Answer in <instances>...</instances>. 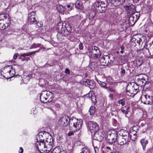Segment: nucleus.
Wrapping results in <instances>:
<instances>
[{
	"label": "nucleus",
	"instance_id": "nucleus-15",
	"mask_svg": "<svg viewBox=\"0 0 153 153\" xmlns=\"http://www.w3.org/2000/svg\"><path fill=\"white\" fill-rule=\"evenodd\" d=\"M94 139L99 141L102 140L104 137V135L101 132H96L94 133Z\"/></svg>",
	"mask_w": 153,
	"mask_h": 153
},
{
	"label": "nucleus",
	"instance_id": "nucleus-44",
	"mask_svg": "<svg viewBox=\"0 0 153 153\" xmlns=\"http://www.w3.org/2000/svg\"><path fill=\"white\" fill-rule=\"evenodd\" d=\"M4 23H0V30H4Z\"/></svg>",
	"mask_w": 153,
	"mask_h": 153
},
{
	"label": "nucleus",
	"instance_id": "nucleus-9",
	"mask_svg": "<svg viewBox=\"0 0 153 153\" xmlns=\"http://www.w3.org/2000/svg\"><path fill=\"white\" fill-rule=\"evenodd\" d=\"M90 52L91 53V57L94 59L99 58L101 55L99 48L97 46L92 47Z\"/></svg>",
	"mask_w": 153,
	"mask_h": 153
},
{
	"label": "nucleus",
	"instance_id": "nucleus-32",
	"mask_svg": "<svg viewBox=\"0 0 153 153\" xmlns=\"http://www.w3.org/2000/svg\"><path fill=\"white\" fill-rule=\"evenodd\" d=\"M66 30L69 33H70L72 31V28L71 26L69 24H66L65 25Z\"/></svg>",
	"mask_w": 153,
	"mask_h": 153
},
{
	"label": "nucleus",
	"instance_id": "nucleus-16",
	"mask_svg": "<svg viewBox=\"0 0 153 153\" xmlns=\"http://www.w3.org/2000/svg\"><path fill=\"white\" fill-rule=\"evenodd\" d=\"M83 83L86 86L88 87L91 89H93L95 86V84L94 81H92L89 79H86L83 81Z\"/></svg>",
	"mask_w": 153,
	"mask_h": 153
},
{
	"label": "nucleus",
	"instance_id": "nucleus-59",
	"mask_svg": "<svg viewBox=\"0 0 153 153\" xmlns=\"http://www.w3.org/2000/svg\"><path fill=\"white\" fill-rule=\"evenodd\" d=\"M129 107H127V109H126V110H128V109H129Z\"/></svg>",
	"mask_w": 153,
	"mask_h": 153
},
{
	"label": "nucleus",
	"instance_id": "nucleus-51",
	"mask_svg": "<svg viewBox=\"0 0 153 153\" xmlns=\"http://www.w3.org/2000/svg\"><path fill=\"white\" fill-rule=\"evenodd\" d=\"M23 149L22 148L20 147L19 151V153H23Z\"/></svg>",
	"mask_w": 153,
	"mask_h": 153
},
{
	"label": "nucleus",
	"instance_id": "nucleus-11",
	"mask_svg": "<svg viewBox=\"0 0 153 153\" xmlns=\"http://www.w3.org/2000/svg\"><path fill=\"white\" fill-rule=\"evenodd\" d=\"M70 119V118L69 116L65 115L60 119L59 122L62 126H66L68 124H69V121Z\"/></svg>",
	"mask_w": 153,
	"mask_h": 153
},
{
	"label": "nucleus",
	"instance_id": "nucleus-1",
	"mask_svg": "<svg viewBox=\"0 0 153 153\" xmlns=\"http://www.w3.org/2000/svg\"><path fill=\"white\" fill-rule=\"evenodd\" d=\"M120 136L117 137V141L120 145H123L127 144L130 140L129 134L126 130H121L119 131Z\"/></svg>",
	"mask_w": 153,
	"mask_h": 153
},
{
	"label": "nucleus",
	"instance_id": "nucleus-12",
	"mask_svg": "<svg viewBox=\"0 0 153 153\" xmlns=\"http://www.w3.org/2000/svg\"><path fill=\"white\" fill-rule=\"evenodd\" d=\"M125 9L127 12L128 16L136 13V7L134 5L131 4L129 6H127L125 7Z\"/></svg>",
	"mask_w": 153,
	"mask_h": 153
},
{
	"label": "nucleus",
	"instance_id": "nucleus-5",
	"mask_svg": "<svg viewBox=\"0 0 153 153\" xmlns=\"http://www.w3.org/2000/svg\"><path fill=\"white\" fill-rule=\"evenodd\" d=\"M36 140V143L35 144V146L40 152L43 153V152H47L48 151H49L50 149L46 146L44 141V140L39 141L37 139Z\"/></svg>",
	"mask_w": 153,
	"mask_h": 153
},
{
	"label": "nucleus",
	"instance_id": "nucleus-34",
	"mask_svg": "<svg viewBox=\"0 0 153 153\" xmlns=\"http://www.w3.org/2000/svg\"><path fill=\"white\" fill-rule=\"evenodd\" d=\"M82 152L80 153H90L89 150L85 148H83L81 149Z\"/></svg>",
	"mask_w": 153,
	"mask_h": 153
},
{
	"label": "nucleus",
	"instance_id": "nucleus-57",
	"mask_svg": "<svg viewBox=\"0 0 153 153\" xmlns=\"http://www.w3.org/2000/svg\"><path fill=\"white\" fill-rule=\"evenodd\" d=\"M94 151H95V152L96 153L97 151H96V150L95 149V148L94 146Z\"/></svg>",
	"mask_w": 153,
	"mask_h": 153
},
{
	"label": "nucleus",
	"instance_id": "nucleus-21",
	"mask_svg": "<svg viewBox=\"0 0 153 153\" xmlns=\"http://www.w3.org/2000/svg\"><path fill=\"white\" fill-rule=\"evenodd\" d=\"M95 15V13L94 12H91L89 15L88 18L86 20L88 21V19H89V23L91 24H93L94 23L95 21V19L94 17Z\"/></svg>",
	"mask_w": 153,
	"mask_h": 153
},
{
	"label": "nucleus",
	"instance_id": "nucleus-53",
	"mask_svg": "<svg viewBox=\"0 0 153 153\" xmlns=\"http://www.w3.org/2000/svg\"><path fill=\"white\" fill-rule=\"evenodd\" d=\"M113 94H110L109 95V97H111V99L113 98Z\"/></svg>",
	"mask_w": 153,
	"mask_h": 153
},
{
	"label": "nucleus",
	"instance_id": "nucleus-38",
	"mask_svg": "<svg viewBox=\"0 0 153 153\" xmlns=\"http://www.w3.org/2000/svg\"><path fill=\"white\" fill-rule=\"evenodd\" d=\"M19 59H20L21 60V61H27L28 60V59H29V57H22L21 56H19Z\"/></svg>",
	"mask_w": 153,
	"mask_h": 153
},
{
	"label": "nucleus",
	"instance_id": "nucleus-43",
	"mask_svg": "<svg viewBox=\"0 0 153 153\" xmlns=\"http://www.w3.org/2000/svg\"><path fill=\"white\" fill-rule=\"evenodd\" d=\"M10 25V22H8L7 23H6L5 24H4V29H5L7 28Z\"/></svg>",
	"mask_w": 153,
	"mask_h": 153
},
{
	"label": "nucleus",
	"instance_id": "nucleus-54",
	"mask_svg": "<svg viewBox=\"0 0 153 153\" xmlns=\"http://www.w3.org/2000/svg\"><path fill=\"white\" fill-rule=\"evenodd\" d=\"M148 50V52L149 53V54L150 55H151V53L150 52V51L149 50H148V49H147ZM152 53H153V54L152 55V56H153V50H152Z\"/></svg>",
	"mask_w": 153,
	"mask_h": 153
},
{
	"label": "nucleus",
	"instance_id": "nucleus-22",
	"mask_svg": "<svg viewBox=\"0 0 153 153\" xmlns=\"http://www.w3.org/2000/svg\"><path fill=\"white\" fill-rule=\"evenodd\" d=\"M140 142L142 146L143 150H145L146 146L148 143V140L145 138H143L141 140Z\"/></svg>",
	"mask_w": 153,
	"mask_h": 153
},
{
	"label": "nucleus",
	"instance_id": "nucleus-49",
	"mask_svg": "<svg viewBox=\"0 0 153 153\" xmlns=\"http://www.w3.org/2000/svg\"><path fill=\"white\" fill-rule=\"evenodd\" d=\"M19 54L18 53H16L13 56V59L14 60H16Z\"/></svg>",
	"mask_w": 153,
	"mask_h": 153
},
{
	"label": "nucleus",
	"instance_id": "nucleus-36",
	"mask_svg": "<svg viewBox=\"0 0 153 153\" xmlns=\"http://www.w3.org/2000/svg\"><path fill=\"white\" fill-rule=\"evenodd\" d=\"M106 89L108 91H110L112 93L115 92L116 91V90L115 89V88L113 87H108Z\"/></svg>",
	"mask_w": 153,
	"mask_h": 153
},
{
	"label": "nucleus",
	"instance_id": "nucleus-27",
	"mask_svg": "<svg viewBox=\"0 0 153 153\" xmlns=\"http://www.w3.org/2000/svg\"><path fill=\"white\" fill-rule=\"evenodd\" d=\"M129 25H130L128 22V23L127 22H125L121 25V27L123 30H126Z\"/></svg>",
	"mask_w": 153,
	"mask_h": 153
},
{
	"label": "nucleus",
	"instance_id": "nucleus-3",
	"mask_svg": "<svg viewBox=\"0 0 153 153\" xmlns=\"http://www.w3.org/2000/svg\"><path fill=\"white\" fill-rule=\"evenodd\" d=\"M70 129L74 132L79 131L81 127L82 120L80 119L71 118L69 121Z\"/></svg>",
	"mask_w": 153,
	"mask_h": 153
},
{
	"label": "nucleus",
	"instance_id": "nucleus-40",
	"mask_svg": "<svg viewBox=\"0 0 153 153\" xmlns=\"http://www.w3.org/2000/svg\"><path fill=\"white\" fill-rule=\"evenodd\" d=\"M73 5L71 4L67 5V7L68 8V10L70 11L72 10L73 8Z\"/></svg>",
	"mask_w": 153,
	"mask_h": 153
},
{
	"label": "nucleus",
	"instance_id": "nucleus-45",
	"mask_svg": "<svg viewBox=\"0 0 153 153\" xmlns=\"http://www.w3.org/2000/svg\"><path fill=\"white\" fill-rule=\"evenodd\" d=\"M120 48L121 50L120 52L121 54H122L124 52V51L123 50L124 49V47L123 46H121L120 47Z\"/></svg>",
	"mask_w": 153,
	"mask_h": 153
},
{
	"label": "nucleus",
	"instance_id": "nucleus-42",
	"mask_svg": "<svg viewBox=\"0 0 153 153\" xmlns=\"http://www.w3.org/2000/svg\"><path fill=\"white\" fill-rule=\"evenodd\" d=\"M121 71H120V73L121 74H124L126 73V71L124 69L123 66L121 68Z\"/></svg>",
	"mask_w": 153,
	"mask_h": 153
},
{
	"label": "nucleus",
	"instance_id": "nucleus-50",
	"mask_svg": "<svg viewBox=\"0 0 153 153\" xmlns=\"http://www.w3.org/2000/svg\"><path fill=\"white\" fill-rule=\"evenodd\" d=\"M74 132L71 130V131H70L68 133V135L69 136L72 135L73 134H74Z\"/></svg>",
	"mask_w": 153,
	"mask_h": 153
},
{
	"label": "nucleus",
	"instance_id": "nucleus-14",
	"mask_svg": "<svg viewBox=\"0 0 153 153\" xmlns=\"http://www.w3.org/2000/svg\"><path fill=\"white\" fill-rule=\"evenodd\" d=\"M144 103L146 104H152L153 102V97L150 96L147 94H145L143 96Z\"/></svg>",
	"mask_w": 153,
	"mask_h": 153
},
{
	"label": "nucleus",
	"instance_id": "nucleus-33",
	"mask_svg": "<svg viewBox=\"0 0 153 153\" xmlns=\"http://www.w3.org/2000/svg\"><path fill=\"white\" fill-rule=\"evenodd\" d=\"M89 112L90 115L93 114L95 112V107L93 106H91L89 110Z\"/></svg>",
	"mask_w": 153,
	"mask_h": 153
},
{
	"label": "nucleus",
	"instance_id": "nucleus-30",
	"mask_svg": "<svg viewBox=\"0 0 153 153\" xmlns=\"http://www.w3.org/2000/svg\"><path fill=\"white\" fill-rule=\"evenodd\" d=\"M58 10L61 13L63 12L65 10V8L62 5H59L57 7Z\"/></svg>",
	"mask_w": 153,
	"mask_h": 153
},
{
	"label": "nucleus",
	"instance_id": "nucleus-25",
	"mask_svg": "<svg viewBox=\"0 0 153 153\" xmlns=\"http://www.w3.org/2000/svg\"><path fill=\"white\" fill-rule=\"evenodd\" d=\"M98 83L101 87L102 88L106 89L108 87L107 86V84L104 82H102L100 80H97Z\"/></svg>",
	"mask_w": 153,
	"mask_h": 153
},
{
	"label": "nucleus",
	"instance_id": "nucleus-4",
	"mask_svg": "<svg viewBox=\"0 0 153 153\" xmlns=\"http://www.w3.org/2000/svg\"><path fill=\"white\" fill-rule=\"evenodd\" d=\"M40 97L42 102L47 103L52 101L54 96L53 94L50 91H45L40 94Z\"/></svg>",
	"mask_w": 153,
	"mask_h": 153
},
{
	"label": "nucleus",
	"instance_id": "nucleus-13",
	"mask_svg": "<svg viewBox=\"0 0 153 153\" xmlns=\"http://www.w3.org/2000/svg\"><path fill=\"white\" fill-rule=\"evenodd\" d=\"M138 91V87L137 84L134 85L130 90L126 91L127 95L128 96H131V95L135 94Z\"/></svg>",
	"mask_w": 153,
	"mask_h": 153
},
{
	"label": "nucleus",
	"instance_id": "nucleus-8",
	"mask_svg": "<svg viewBox=\"0 0 153 153\" xmlns=\"http://www.w3.org/2000/svg\"><path fill=\"white\" fill-rule=\"evenodd\" d=\"M36 12L35 11H32L28 14V23L30 24L35 23L37 24L39 27H41V24L38 23L35 18Z\"/></svg>",
	"mask_w": 153,
	"mask_h": 153
},
{
	"label": "nucleus",
	"instance_id": "nucleus-18",
	"mask_svg": "<svg viewBox=\"0 0 153 153\" xmlns=\"http://www.w3.org/2000/svg\"><path fill=\"white\" fill-rule=\"evenodd\" d=\"M45 144L48 147H49L50 150L52 149L53 145V139L50 136L47 138L45 142H44Z\"/></svg>",
	"mask_w": 153,
	"mask_h": 153
},
{
	"label": "nucleus",
	"instance_id": "nucleus-56",
	"mask_svg": "<svg viewBox=\"0 0 153 153\" xmlns=\"http://www.w3.org/2000/svg\"><path fill=\"white\" fill-rule=\"evenodd\" d=\"M32 75H29L28 76L29 77H32Z\"/></svg>",
	"mask_w": 153,
	"mask_h": 153
},
{
	"label": "nucleus",
	"instance_id": "nucleus-26",
	"mask_svg": "<svg viewBox=\"0 0 153 153\" xmlns=\"http://www.w3.org/2000/svg\"><path fill=\"white\" fill-rule=\"evenodd\" d=\"M43 45L40 43H34L30 47V49L36 48H37L41 47Z\"/></svg>",
	"mask_w": 153,
	"mask_h": 153
},
{
	"label": "nucleus",
	"instance_id": "nucleus-47",
	"mask_svg": "<svg viewBox=\"0 0 153 153\" xmlns=\"http://www.w3.org/2000/svg\"><path fill=\"white\" fill-rule=\"evenodd\" d=\"M79 48L80 50H82L83 49V45L81 43H80L79 46Z\"/></svg>",
	"mask_w": 153,
	"mask_h": 153
},
{
	"label": "nucleus",
	"instance_id": "nucleus-31",
	"mask_svg": "<svg viewBox=\"0 0 153 153\" xmlns=\"http://www.w3.org/2000/svg\"><path fill=\"white\" fill-rule=\"evenodd\" d=\"M13 68L15 69L16 71H19L22 69V66L20 65H16L13 66Z\"/></svg>",
	"mask_w": 153,
	"mask_h": 153
},
{
	"label": "nucleus",
	"instance_id": "nucleus-24",
	"mask_svg": "<svg viewBox=\"0 0 153 153\" xmlns=\"http://www.w3.org/2000/svg\"><path fill=\"white\" fill-rule=\"evenodd\" d=\"M75 7L78 9H82L83 8L82 3V2L77 0L75 3Z\"/></svg>",
	"mask_w": 153,
	"mask_h": 153
},
{
	"label": "nucleus",
	"instance_id": "nucleus-48",
	"mask_svg": "<svg viewBox=\"0 0 153 153\" xmlns=\"http://www.w3.org/2000/svg\"><path fill=\"white\" fill-rule=\"evenodd\" d=\"M65 72L67 74H70V70L68 68H66L65 70Z\"/></svg>",
	"mask_w": 153,
	"mask_h": 153
},
{
	"label": "nucleus",
	"instance_id": "nucleus-23",
	"mask_svg": "<svg viewBox=\"0 0 153 153\" xmlns=\"http://www.w3.org/2000/svg\"><path fill=\"white\" fill-rule=\"evenodd\" d=\"M51 153H66L65 151L62 149H60L58 147L54 148Z\"/></svg>",
	"mask_w": 153,
	"mask_h": 153
},
{
	"label": "nucleus",
	"instance_id": "nucleus-6",
	"mask_svg": "<svg viewBox=\"0 0 153 153\" xmlns=\"http://www.w3.org/2000/svg\"><path fill=\"white\" fill-rule=\"evenodd\" d=\"M112 130H108L105 134V138L106 141L110 144L114 143L117 140V134L115 132H112Z\"/></svg>",
	"mask_w": 153,
	"mask_h": 153
},
{
	"label": "nucleus",
	"instance_id": "nucleus-52",
	"mask_svg": "<svg viewBox=\"0 0 153 153\" xmlns=\"http://www.w3.org/2000/svg\"><path fill=\"white\" fill-rule=\"evenodd\" d=\"M20 56H22V57H25L26 56V53H24L22 54H21Z\"/></svg>",
	"mask_w": 153,
	"mask_h": 153
},
{
	"label": "nucleus",
	"instance_id": "nucleus-28",
	"mask_svg": "<svg viewBox=\"0 0 153 153\" xmlns=\"http://www.w3.org/2000/svg\"><path fill=\"white\" fill-rule=\"evenodd\" d=\"M137 82L139 85L140 86H144L146 85V79L142 80H137Z\"/></svg>",
	"mask_w": 153,
	"mask_h": 153
},
{
	"label": "nucleus",
	"instance_id": "nucleus-29",
	"mask_svg": "<svg viewBox=\"0 0 153 153\" xmlns=\"http://www.w3.org/2000/svg\"><path fill=\"white\" fill-rule=\"evenodd\" d=\"M138 76L139 77L137 78V80L145 79L147 77L145 74H140L137 75V76Z\"/></svg>",
	"mask_w": 153,
	"mask_h": 153
},
{
	"label": "nucleus",
	"instance_id": "nucleus-41",
	"mask_svg": "<svg viewBox=\"0 0 153 153\" xmlns=\"http://www.w3.org/2000/svg\"><path fill=\"white\" fill-rule=\"evenodd\" d=\"M146 6L147 7V9L149 10H151L152 7V5L151 4L146 5Z\"/></svg>",
	"mask_w": 153,
	"mask_h": 153
},
{
	"label": "nucleus",
	"instance_id": "nucleus-10",
	"mask_svg": "<svg viewBox=\"0 0 153 153\" xmlns=\"http://www.w3.org/2000/svg\"><path fill=\"white\" fill-rule=\"evenodd\" d=\"M89 128L91 133H94L97 132L99 129V126L96 122L91 121L88 124Z\"/></svg>",
	"mask_w": 153,
	"mask_h": 153
},
{
	"label": "nucleus",
	"instance_id": "nucleus-17",
	"mask_svg": "<svg viewBox=\"0 0 153 153\" xmlns=\"http://www.w3.org/2000/svg\"><path fill=\"white\" fill-rule=\"evenodd\" d=\"M110 57L108 55L105 56L103 57L100 60L101 63V65H108L109 63L108 59Z\"/></svg>",
	"mask_w": 153,
	"mask_h": 153
},
{
	"label": "nucleus",
	"instance_id": "nucleus-46",
	"mask_svg": "<svg viewBox=\"0 0 153 153\" xmlns=\"http://www.w3.org/2000/svg\"><path fill=\"white\" fill-rule=\"evenodd\" d=\"M121 111L123 113H125V114H128V110H125L124 109L121 110Z\"/></svg>",
	"mask_w": 153,
	"mask_h": 153
},
{
	"label": "nucleus",
	"instance_id": "nucleus-60",
	"mask_svg": "<svg viewBox=\"0 0 153 153\" xmlns=\"http://www.w3.org/2000/svg\"><path fill=\"white\" fill-rule=\"evenodd\" d=\"M152 44L153 45V43H152ZM152 48H153V50H153V47H152Z\"/></svg>",
	"mask_w": 153,
	"mask_h": 153
},
{
	"label": "nucleus",
	"instance_id": "nucleus-19",
	"mask_svg": "<svg viewBox=\"0 0 153 153\" xmlns=\"http://www.w3.org/2000/svg\"><path fill=\"white\" fill-rule=\"evenodd\" d=\"M125 0H110L111 5L117 7L123 4Z\"/></svg>",
	"mask_w": 153,
	"mask_h": 153
},
{
	"label": "nucleus",
	"instance_id": "nucleus-58",
	"mask_svg": "<svg viewBox=\"0 0 153 153\" xmlns=\"http://www.w3.org/2000/svg\"><path fill=\"white\" fill-rule=\"evenodd\" d=\"M56 105L57 107H59V105H58V104H57V105Z\"/></svg>",
	"mask_w": 153,
	"mask_h": 153
},
{
	"label": "nucleus",
	"instance_id": "nucleus-20",
	"mask_svg": "<svg viewBox=\"0 0 153 153\" xmlns=\"http://www.w3.org/2000/svg\"><path fill=\"white\" fill-rule=\"evenodd\" d=\"M5 69L7 70H8L7 73H9L10 75L12 76H13L15 74L16 70L13 68V66H8V67H5Z\"/></svg>",
	"mask_w": 153,
	"mask_h": 153
},
{
	"label": "nucleus",
	"instance_id": "nucleus-2",
	"mask_svg": "<svg viewBox=\"0 0 153 153\" xmlns=\"http://www.w3.org/2000/svg\"><path fill=\"white\" fill-rule=\"evenodd\" d=\"M108 4L107 0H96L93 4L95 10L98 13H102L105 11Z\"/></svg>",
	"mask_w": 153,
	"mask_h": 153
},
{
	"label": "nucleus",
	"instance_id": "nucleus-35",
	"mask_svg": "<svg viewBox=\"0 0 153 153\" xmlns=\"http://www.w3.org/2000/svg\"><path fill=\"white\" fill-rule=\"evenodd\" d=\"M40 50V49H39L38 51H33L29 53H26V56H29L33 54H35L36 53L39 52V51Z\"/></svg>",
	"mask_w": 153,
	"mask_h": 153
},
{
	"label": "nucleus",
	"instance_id": "nucleus-37",
	"mask_svg": "<svg viewBox=\"0 0 153 153\" xmlns=\"http://www.w3.org/2000/svg\"><path fill=\"white\" fill-rule=\"evenodd\" d=\"M120 104H121L122 106H123L125 104V100L124 99H121L119 100L118 102Z\"/></svg>",
	"mask_w": 153,
	"mask_h": 153
},
{
	"label": "nucleus",
	"instance_id": "nucleus-39",
	"mask_svg": "<svg viewBox=\"0 0 153 153\" xmlns=\"http://www.w3.org/2000/svg\"><path fill=\"white\" fill-rule=\"evenodd\" d=\"M129 138H130V140L131 139L132 140L134 141L136 139V134H134L132 136L129 134Z\"/></svg>",
	"mask_w": 153,
	"mask_h": 153
},
{
	"label": "nucleus",
	"instance_id": "nucleus-55",
	"mask_svg": "<svg viewBox=\"0 0 153 153\" xmlns=\"http://www.w3.org/2000/svg\"><path fill=\"white\" fill-rule=\"evenodd\" d=\"M106 148H107V149H108L110 150L111 151V148H110V147H109V146H107V147H106Z\"/></svg>",
	"mask_w": 153,
	"mask_h": 153
},
{
	"label": "nucleus",
	"instance_id": "nucleus-7",
	"mask_svg": "<svg viewBox=\"0 0 153 153\" xmlns=\"http://www.w3.org/2000/svg\"><path fill=\"white\" fill-rule=\"evenodd\" d=\"M140 16L139 13L137 12L132 15H129L128 16L127 15V18L128 19V22L130 25H134L139 19Z\"/></svg>",
	"mask_w": 153,
	"mask_h": 153
}]
</instances>
